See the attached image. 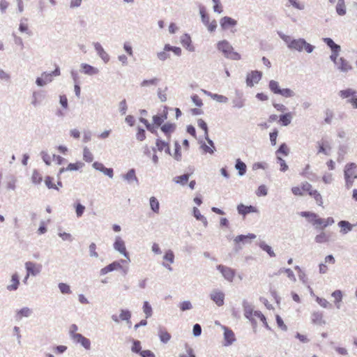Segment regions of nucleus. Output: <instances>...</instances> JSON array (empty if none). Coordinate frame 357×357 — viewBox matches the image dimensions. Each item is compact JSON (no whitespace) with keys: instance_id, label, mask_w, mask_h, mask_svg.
Listing matches in <instances>:
<instances>
[{"instance_id":"20","label":"nucleus","mask_w":357,"mask_h":357,"mask_svg":"<svg viewBox=\"0 0 357 357\" xmlns=\"http://www.w3.org/2000/svg\"><path fill=\"white\" fill-rule=\"evenodd\" d=\"M94 47L97 51L98 55L101 57V59L105 62H108L109 60V56L107 53L104 50L102 47L99 43H96L94 44Z\"/></svg>"},{"instance_id":"24","label":"nucleus","mask_w":357,"mask_h":357,"mask_svg":"<svg viewBox=\"0 0 357 357\" xmlns=\"http://www.w3.org/2000/svg\"><path fill=\"white\" fill-rule=\"evenodd\" d=\"M237 210L240 214L243 215H245L246 214L250 213H253V212L257 211L256 208L254 206H245L242 204H239L237 206Z\"/></svg>"},{"instance_id":"4","label":"nucleus","mask_w":357,"mask_h":357,"mask_svg":"<svg viewBox=\"0 0 357 357\" xmlns=\"http://www.w3.org/2000/svg\"><path fill=\"white\" fill-rule=\"evenodd\" d=\"M289 47L299 52L305 50L307 53H311L314 50V47L312 45L307 43L302 38L291 40L289 43Z\"/></svg>"},{"instance_id":"43","label":"nucleus","mask_w":357,"mask_h":357,"mask_svg":"<svg viewBox=\"0 0 357 357\" xmlns=\"http://www.w3.org/2000/svg\"><path fill=\"white\" fill-rule=\"evenodd\" d=\"M31 313V311L28 307H24L21 309L20 311L17 313V319H21L24 317H29Z\"/></svg>"},{"instance_id":"45","label":"nucleus","mask_w":357,"mask_h":357,"mask_svg":"<svg viewBox=\"0 0 357 357\" xmlns=\"http://www.w3.org/2000/svg\"><path fill=\"white\" fill-rule=\"evenodd\" d=\"M324 41L327 44V45L328 47H330V48L331 49V51L337 50V49L340 50V46L335 44L331 38H324Z\"/></svg>"},{"instance_id":"54","label":"nucleus","mask_w":357,"mask_h":357,"mask_svg":"<svg viewBox=\"0 0 357 357\" xmlns=\"http://www.w3.org/2000/svg\"><path fill=\"white\" fill-rule=\"evenodd\" d=\"M182 44L183 46L186 47L190 51H192L194 50V47L191 45V39L188 36H185V38L182 40Z\"/></svg>"},{"instance_id":"51","label":"nucleus","mask_w":357,"mask_h":357,"mask_svg":"<svg viewBox=\"0 0 357 357\" xmlns=\"http://www.w3.org/2000/svg\"><path fill=\"white\" fill-rule=\"evenodd\" d=\"M42 95L38 92H33L31 103L33 106H37L41 101Z\"/></svg>"},{"instance_id":"14","label":"nucleus","mask_w":357,"mask_h":357,"mask_svg":"<svg viewBox=\"0 0 357 357\" xmlns=\"http://www.w3.org/2000/svg\"><path fill=\"white\" fill-rule=\"evenodd\" d=\"M114 248L126 257H128V253L126 250L124 241L120 237L116 238V241L114 243Z\"/></svg>"},{"instance_id":"33","label":"nucleus","mask_w":357,"mask_h":357,"mask_svg":"<svg viewBox=\"0 0 357 357\" xmlns=\"http://www.w3.org/2000/svg\"><path fill=\"white\" fill-rule=\"evenodd\" d=\"M158 335L160 340L164 343H167L171 338V335L164 328L160 329Z\"/></svg>"},{"instance_id":"25","label":"nucleus","mask_w":357,"mask_h":357,"mask_svg":"<svg viewBox=\"0 0 357 357\" xmlns=\"http://www.w3.org/2000/svg\"><path fill=\"white\" fill-rule=\"evenodd\" d=\"M121 267V264L119 262L114 261V262L109 264L108 266L104 267L103 268H102L100 270V273L102 275H105L107 273L111 272L115 269L119 268Z\"/></svg>"},{"instance_id":"38","label":"nucleus","mask_w":357,"mask_h":357,"mask_svg":"<svg viewBox=\"0 0 357 357\" xmlns=\"http://www.w3.org/2000/svg\"><path fill=\"white\" fill-rule=\"evenodd\" d=\"M32 182L36 184H39L43 180L42 174L38 170H33L31 176Z\"/></svg>"},{"instance_id":"64","label":"nucleus","mask_w":357,"mask_h":357,"mask_svg":"<svg viewBox=\"0 0 357 357\" xmlns=\"http://www.w3.org/2000/svg\"><path fill=\"white\" fill-rule=\"evenodd\" d=\"M256 194L259 197L266 195H267V188H266V187L264 185H260L258 188V189H257V190L256 192Z\"/></svg>"},{"instance_id":"53","label":"nucleus","mask_w":357,"mask_h":357,"mask_svg":"<svg viewBox=\"0 0 357 357\" xmlns=\"http://www.w3.org/2000/svg\"><path fill=\"white\" fill-rule=\"evenodd\" d=\"M333 112L331 109H326L325 112L324 121L327 124H330L332 122L333 118Z\"/></svg>"},{"instance_id":"61","label":"nucleus","mask_w":357,"mask_h":357,"mask_svg":"<svg viewBox=\"0 0 357 357\" xmlns=\"http://www.w3.org/2000/svg\"><path fill=\"white\" fill-rule=\"evenodd\" d=\"M200 15H201L202 20L203 23L205 25L208 24V22H210V18H209L208 15L204 10V9L200 10Z\"/></svg>"},{"instance_id":"27","label":"nucleus","mask_w":357,"mask_h":357,"mask_svg":"<svg viewBox=\"0 0 357 357\" xmlns=\"http://www.w3.org/2000/svg\"><path fill=\"white\" fill-rule=\"evenodd\" d=\"M338 62H339V65H337V66L339 70L344 71V72H347L351 69V66L344 59L340 58L338 60Z\"/></svg>"},{"instance_id":"39","label":"nucleus","mask_w":357,"mask_h":357,"mask_svg":"<svg viewBox=\"0 0 357 357\" xmlns=\"http://www.w3.org/2000/svg\"><path fill=\"white\" fill-rule=\"evenodd\" d=\"M140 121L146 126V128L149 131L158 135V132H157V130H155L154 125L151 124L148 121V120L143 119V118L140 119Z\"/></svg>"},{"instance_id":"17","label":"nucleus","mask_w":357,"mask_h":357,"mask_svg":"<svg viewBox=\"0 0 357 357\" xmlns=\"http://www.w3.org/2000/svg\"><path fill=\"white\" fill-rule=\"evenodd\" d=\"M84 167V163L82 162H76L75 163H70L67 167L61 168L59 172V175L61 174L65 171H77Z\"/></svg>"},{"instance_id":"15","label":"nucleus","mask_w":357,"mask_h":357,"mask_svg":"<svg viewBox=\"0 0 357 357\" xmlns=\"http://www.w3.org/2000/svg\"><path fill=\"white\" fill-rule=\"evenodd\" d=\"M211 298L218 306H222L224 304L225 294L220 291L215 290L211 293Z\"/></svg>"},{"instance_id":"47","label":"nucleus","mask_w":357,"mask_h":357,"mask_svg":"<svg viewBox=\"0 0 357 357\" xmlns=\"http://www.w3.org/2000/svg\"><path fill=\"white\" fill-rule=\"evenodd\" d=\"M259 247L263 250H264L265 252H266L270 257H275V255L274 253V252L272 250V248L271 246H269L268 245L266 244L264 242H262L259 244Z\"/></svg>"},{"instance_id":"10","label":"nucleus","mask_w":357,"mask_h":357,"mask_svg":"<svg viewBox=\"0 0 357 357\" xmlns=\"http://www.w3.org/2000/svg\"><path fill=\"white\" fill-rule=\"evenodd\" d=\"M262 73L258 70H253L248 73L246 77V84L248 86H253L261 79Z\"/></svg>"},{"instance_id":"11","label":"nucleus","mask_w":357,"mask_h":357,"mask_svg":"<svg viewBox=\"0 0 357 357\" xmlns=\"http://www.w3.org/2000/svg\"><path fill=\"white\" fill-rule=\"evenodd\" d=\"M217 268L221 272L224 278L228 281L231 282L235 276V272L231 268L223 265H218Z\"/></svg>"},{"instance_id":"57","label":"nucleus","mask_w":357,"mask_h":357,"mask_svg":"<svg viewBox=\"0 0 357 357\" xmlns=\"http://www.w3.org/2000/svg\"><path fill=\"white\" fill-rule=\"evenodd\" d=\"M46 79V81H45L43 78H40L38 77L37 79H36V84L38 85V86H43L46 84V82L47 81H51V76H52V74H45L43 75Z\"/></svg>"},{"instance_id":"31","label":"nucleus","mask_w":357,"mask_h":357,"mask_svg":"<svg viewBox=\"0 0 357 357\" xmlns=\"http://www.w3.org/2000/svg\"><path fill=\"white\" fill-rule=\"evenodd\" d=\"M292 114L291 112L286 113L280 116V122L282 126H287L291 123Z\"/></svg>"},{"instance_id":"48","label":"nucleus","mask_w":357,"mask_h":357,"mask_svg":"<svg viewBox=\"0 0 357 357\" xmlns=\"http://www.w3.org/2000/svg\"><path fill=\"white\" fill-rule=\"evenodd\" d=\"M53 181H54V178L51 177V176H46L45 178V183L46 185V186L51 189H56V190H58V187L56 186V184H54L53 183Z\"/></svg>"},{"instance_id":"50","label":"nucleus","mask_w":357,"mask_h":357,"mask_svg":"<svg viewBox=\"0 0 357 357\" xmlns=\"http://www.w3.org/2000/svg\"><path fill=\"white\" fill-rule=\"evenodd\" d=\"M144 312L146 314V317L149 318L152 315V308L149 302L145 301L143 305Z\"/></svg>"},{"instance_id":"30","label":"nucleus","mask_w":357,"mask_h":357,"mask_svg":"<svg viewBox=\"0 0 357 357\" xmlns=\"http://www.w3.org/2000/svg\"><path fill=\"white\" fill-rule=\"evenodd\" d=\"M338 225L341 229V232L347 234L352 229V225L348 221L341 220L338 222Z\"/></svg>"},{"instance_id":"59","label":"nucleus","mask_w":357,"mask_h":357,"mask_svg":"<svg viewBox=\"0 0 357 357\" xmlns=\"http://www.w3.org/2000/svg\"><path fill=\"white\" fill-rule=\"evenodd\" d=\"M278 162L280 165V169L282 172H285L288 169V166L286 164L285 161L280 157L277 156Z\"/></svg>"},{"instance_id":"34","label":"nucleus","mask_w":357,"mask_h":357,"mask_svg":"<svg viewBox=\"0 0 357 357\" xmlns=\"http://www.w3.org/2000/svg\"><path fill=\"white\" fill-rule=\"evenodd\" d=\"M329 240V236L326 232H321L315 236V241L318 243H326Z\"/></svg>"},{"instance_id":"37","label":"nucleus","mask_w":357,"mask_h":357,"mask_svg":"<svg viewBox=\"0 0 357 357\" xmlns=\"http://www.w3.org/2000/svg\"><path fill=\"white\" fill-rule=\"evenodd\" d=\"M289 153V149L287 145L284 143L282 144L278 150L276 151L277 156H280V155H283L287 156Z\"/></svg>"},{"instance_id":"9","label":"nucleus","mask_w":357,"mask_h":357,"mask_svg":"<svg viewBox=\"0 0 357 357\" xmlns=\"http://www.w3.org/2000/svg\"><path fill=\"white\" fill-rule=\"evenodd\" d=\"M25 268L26 269L27 274L24 280V282H26L30 275H36L38 274L41 271L42 265L31 261H27L25 263Z\"/></svg>"},{"instance_id":"6","label":"nucleus","mask_w":357,"mask_h":357,"mask_svg":"<svg viewBox=\"0 0 357 357\" xmlns=\"http://www.w3.org/2000/svg\"><path fill=\"white\" fill-rule=\"evenodd\" d=\"M339 95L342 99H348L347 102H349L354 109H357V95L354 90L351 89L341 90L339 92Z\"/></svg>"},{"instance_id":"49","label":"nucleus","mask_w":357,"mask_h":357,"mask_svg":"<svg viewBox=\"0 0 357 357\" xmlns=\"http://www.w3.org/2000/svg\"><path fill=\"white\" fill-rule=\"evenodd\" d=\"M197 126H199V128H200L201 129H202L204 130L205 137L208 136L207 124L203 119H198Z\"/></svg>"},{"instance_id":"29","label":"nucleus","mask_w":357,"mask_h":357,"mask_svg":"<svg viewBox=\"0 0 357 357\" xmlns=\"http://www.w3.org/2000/svg\"><path fill=\"white\" fill-rule=\"evenodd\" d=\"M81 67L82 68L83 73L87 75H92L98 73V69L86 63H82Z\"/></svg>"},{"instance_id":"32","label":"nucleus","mask_w":357,"mask_h":357,"mask_svg":"<svg viewBox=\"0 0 357 357\" xmlns=\"http://www.w3.org/2000/svg\"><path fill=\"white\" fill-rule=\"evenodd\" d=\"M150 206L151 210L155 213H158L160 211V204L158 200L155 197H151L150 198Z\"/></svg>"},{"instance_id":"23","label":"nucleus","mask_w":357,"mask_h":357,"mask_svg":"<svg viewBox=\"0 0 357 357\" xmlns=\"http://www.w3.org/2000/svg\"><path fill=\"white\" fill-rule=\"evenodd\" d=\"M167 114H162L159 115H155L153 116V124L154 125L155 130H157V128L162 126L163 122L167 119Z\"/></svg>"},{"instance_id":"1","label":"nucleus","mask_w":357,"mask_h":357,"mask_svg":"<svg viewBox=\"0 0 357 357\" xmlns=\"http://www.w3.org/2000/svg\"><path fill=\"white\" fill-rule=\"evenodd\" d=\"M217 48L227 59L232 60H240L241 59L240 54L234 50L233 47L227 40L219 41L217 43Z\"/></svg>"},{"instance_id":"8","label":"nucleus","mask_w":357,"mask_h":357,"mask_svg":"<svg viewBox=\"0 0 357 357\" xmlns=\"http://www.w3.org/2000/svg\"><path fill=\"white\" fill-rule=\"evenodd\" d=\"M310 222L317 229H324L328 226L332 225L334 223V220L331 217L327 218L326 219H323L317 215L316 218L314 219L310 220Z\"/></svg>"},{"instance_id":"3","label":"nucleus","mask_w":357,"mask_h":357,"mask_svg":"<svg viewBox=\"0 0 357 357\" xmlns=\"http://www.w3.org/2000/svg\"><path fill=\"white\" fill-rule=\"evenodd\" d=\"M269 89L274 94H279L284 98H291L295 96V93L290 89H282L280 88V84L277 81L271 80L268 83Z\"/></svg>"},{"instance_id":"41","label":"nucleus","mask_w":357,"mask_h":357,"mask_svg":"<svg viewBox=\"0 0 357 357\" xmlns=\"http://www.w3.org/2000/svg\"><path fill=\"white\" fill-rule=\"evenodd\" d=\"M188 179H189V174H185L181 175V176H176L174 178V181L176 183H179V184L183 185H185L188 182Z\"/></svg>"},{"instance_id":"18","label":"nucleus","mask_w":357,"mask_h":357,"mask_svg":"<svg viewBox=\"0 0 357 357\" xmlns=\"http://www.w3.org/2000/svg\"><path fill=\"white\" fill-rule=\"evenodd\" d=\"M160 129L162 131V132H164L165 136L167 138H169L170 137L171 134L174 132L176 129V126L175 124L172 123H167L162 125Z\"/></svg>"},{"instance_id":"26","label":"nucleus","mask_w":357,"mask_h":357,"mask_svg":"<svg viewBox=\"0 0 357 357\" xmlns=\"http://www.w3.org/2000/svg\"><path fill=\"white\" fill-rule=\"evenodd\" d=\"M11 284L7 287V289L9 291H15L18 288L20 281L19 276L17 273H15L11 277L10 280Z\"/></svg>"},{"instance_id":"16","label":"nucleus","mask_w":357,"mask_h":357,"mask_svg":"<svg viewBox=\"0 0 357 357\" xmlns=\"http://www.w3.org/2000/svg\"><path fill=\"white\" fill-rule=\"evenodd\" d=\"M236 20L229 17H224L220 20V25L223 29H227L230 27H234L236 25Z\"/></svg>"},{"instance_id":"22","label":"nucleus","mask_w":357,"mask_h":357,"mask_svg":"<svg viewBox=\"0 0 357 357\" xmlns=\"http://www.w3.org/2000/svg\"><path fill=\"white\" fill-rule=\"evenodd\" d=\"M309 196L314 199L317 204L322 206L324 204L323 198L321 193L316 189L312 188V191L309 192Z\"/></svg>"},{"instance_id":"19","label":"nucleus","mask_w":357,"mask_h":357,"mask_svg":"<svg viewBox=\"0 0 357 357\" xmlns=\"http://www.w3.org/2000/svg\"><path fill=\"white\" fill-rule=\"evenodd\" d=\"M256 238V236L253 234H249L248 235H238L234 238V242L238 244L241 242L243 243H250L251 240Z\"/></svg>"},{"instance_id":"42","label":"nucleus","mask_w":357,"mask_h":357,"mask_svg":"<svg viewBox=\"0 0 357 357\" xmlns=\"http://www.w3.org/2000/svg\"><path fill=\"white\" fill-rule=\"evenodd\" d=\"M83 159L86 162H91L93 160V155L88 148H84L83 151Z\"/></svg>"},{"instance_id":"44","label":"nucleus","mask_w":357,"mask_h":357,"mask_svg":"<svg viewBox=\"0 0 357 357\" xmlns=\"http://www.w3.org/2000/svg\"><path fill=\"white\" fill-rule=\"evenodd\" d=\"M164 50L167 52L172 51L177 56H180L181 54V49L180 47H172L169 44L165 45Z\"/></svg>"},{"instance_id":"2","label":"nucleus","mask_w":357,"mask_h":357,"mask_svg":"<svg viewBox=\"0 0 357 357\" xmlns=\"http://www.w3.org/2000/svg\"><path fill=\"white\" fill-rule=\"evenodd\" d=\"M344 178L345 185L347 188H350L357 179V164L355 162H349L346 164L344 168Z\"/></svg>"},{"instance_id":"36","label":"nucleus","mask_w":357,"mask_h":357,"mask_svg":"<svg viewBox=\"0 0 357 357\" xmlns=\"http://www.w3.org/2000/svg\"><path fill=\"white\" fill-rule=\"evenodd\" d=\"M336 11L340 15H344L346 14V7L344 0H339L336 6Z\"/></svg>"},{"instance_id":"55","label":"nucleus","mask_w":357,"mask_h":357,"mask_svg":"<svg viewBox=\"0 0 357 357\" xmlns=\"http://www.w3.org/2000/svg\"><path fill=\"white\" fill-rule=\"evenodd\" d=\"M164 259L168 261L169 264L174 263V255L172 250H168L165 252Z\"/></svg>"},{"instance_id":"63","label":"nucleus","mask_w":357,"mask_h":357,"mask_svg":"<svg viewBox=\"0 0 357 357\" xmlns=\"http://www.w3.org/2000/svg\"><path fill=\"white\" fill-rule=\"evenodd\" d=\"M137 139L139 141H143L146 138V132L145 130L142 128H138L137 132L136 134Z\"/></svg>"},{"instance_id":"13","label":"nucleus","mask_w":357,"mask_h":357,"mask_svg":"<svg viewBox=\"0 0 357 357\" xmlns=\"http://www.w3.org/2000/svg\"><path fill=\"white\" fill-rule=\"evenodd\" d=\"M311 320L313 324L317 326H322L326 324L324 319V313L320 311L314 312L311 314Z\"/></svg>"},{"instance_id":"52","label":"nucleus","mask_w":357,"mask_h":357,"mask_svg":"<svg viewBox=\"0 0 357 357\" xmlns=\"http://www.w3.org/2000/svg\"><path fill=\"white\" fill-rule=\"evenodd\" d=\"M125 179L128 181H137L135 172L134 169L129 170L127 174L124 176Z\"/></svg>"},{"instance_id":"62","label":"nucleus","mask_w":357,"mask_h":357,"mask_svg":"<svg viewBox=\"0 0 357 357\" xmlns=\"http://www.w3.org/2000/svg\"><path fill=\"white\" fill-rule=\"evenodd\" d=\"M333 174L331 173L326 172L322 176V181L326 184H329L333 181Z\"/></svg>"},{"instance_id":"35","label":"nucleus","mask_w":357,"mask_h":357,"mask_svg":"<svg viewBox=\"0 0 357 357\" xmlns=\"http://www.w3.org/2000/svg\"><path fill=\"white\" fill-rule=\"evenodd\" d=\"M332 296L334 298L335 304L336 305L337 307H340V303L342 301V293L340 290H335L332 293Z\"/></svg>"},{"instance_id":"60","label":"nucleus","mask_w":357,"mask_h":357,"mask_svg":"<svg viewBox=\"0 0 357 357\" xmlns=\"http://www.w3.org/2000/svg\"><path fill=\"white\" fill-rule=\"evenodd\" d=\"M59 288L62 294H70L71 293L69 285L66 283H59Z\"/></svg>"},{"instance_id":"7","label":"nucleus","mask_w":357,"mask_h":357,"mask_svg":"<svg viewBox=\"0 0 357 357\" xmlns=\"http://www.w3.org/2000/svg\"><path fill=\"white\" fill-rule=\"evenodd\" d=\"M313 186L308 183L307 181H305L301 183L299 186H294L291 188V190L294 195L297 197H303L305 195H309V192L312 191V188Z\"/></svg>"},{"instance_id":"28","label":"nucleus","mask_w":357,"mask_h":357,"mask_svg":"<svg viewBox=\"0 0 357 357\" xmlns=\"http://www.w3.org/2000/svg\"><path fill=\"white\" fill-rule=\"evenodd\" d=\"M208 145L207 144H204L202 146V149L204 150V151L205 153H209L211 154L213 153L215 150V147L214 146V144L213 142H212V140H211L209 138H208V136L207 137H205Z\"/></svg>"},{"instance_id":"56","label":"nucleus","mask_w":357,"mask_h":357,"mask_svg":"<svg viewBox=\"0 0 357 357\" xmlns=\"http://www.w3.org/2000/svg\"><path fill=\"white\" fill-rule=\"evenodd\" d=\"M119 317H120V319L122 321L126 320L130 322L129 320L131 317V314H130V311H128V310H122Z\"/></svg>"},{"instance_id":"5","label":"nucleus","mask_w":357,"mask_h":357,"mask_svg":"<svg viewBox=\"0 0 357 357\" xmlns=\"http://www.w3.org/2000/svg\"><path fill=\"white\" fill-rule=\"evenodd\" d=\"M317 154H324L329 155L332 150V143L330 139L326 137H322L316 143Z\"/></svg>"},{"instance_id":"40","label":"nucleus","mask_w":357,"mask_h":357,"mask_svg":"<svg viewBox=\"0 0 357 357\" xmlns=\"http://www.w3.org/2000/svg\"><path fill=\"white\" fill-rule=\"evenodd\" d=\"M236 168L238 170V173L241 176H243L245 174L246 172V165L244 162L241 161L239 159L237 160L236 164Z\"/></svg>"},{"instance_id":"46","label":"nucleus","mask_w":357,"mask_h":357,"mask_svg":"<svg viewBox=\"0 0 357 357\" xmlns=\"http://www.w3.org/2000/svg\"><path fill=\"white\" fill-rule=\"evenodd\" d=\"M155 145H156L157 149L160 151H162L169 148L168 143L161 140L160 139H157Z\"/></svg>"},{"instance_id":"12","label":"nucleus","mask_w":357,"mask_h":357,"mask_svg":"<svg viewBox=\"0 0 357 357\" xmlns=\"http://www.w3.org/2000/svg\"><path fill=\"white\" fill-rule=\"evenodd\" d=\"M73 339L77 343L81 344L86 349L91 348V342L89 339L79 333H73Z\"/></svg>"},{"instance_id":"21","label":"nucleus","mask_w":357,"mask_h":357,"mask_svg":"<svg viewBox=\"0 0 357 357\" xmlns=\"http://www.w3.org/2000/svg\"><path fill=\"white\" fill-rule=\"evenodd\" d=\"M225 329V333H224V337H225V340L226 341V344L225 345H230L234 341H235V335L234 333V332L225 327L224 328Z\"/></svg>"},{"instance_id":"58","label":"nucleus","mask_w":357,"mask_h":357,"mask_svg":"<svg viewBox=\"0 0 357 357\" xmlns=\"http://www.w3.org/2000/svg\"><path fill=\"white\" fill-rule=\"evenodd\" d=\"M254 316L259 319L266 328H268V323L265 316L259 311H255Z\"/></svg>"}]
</instances>
